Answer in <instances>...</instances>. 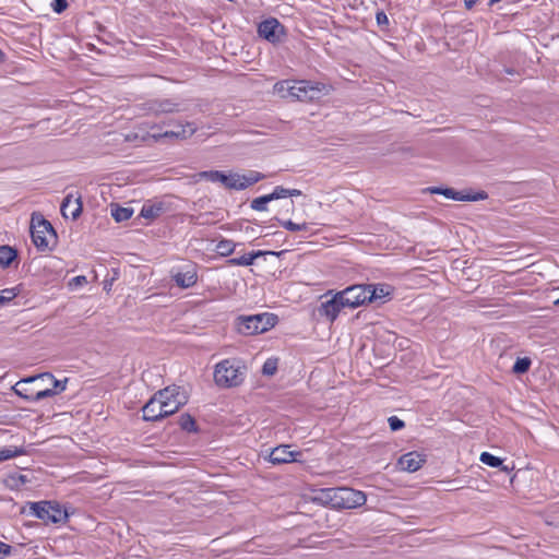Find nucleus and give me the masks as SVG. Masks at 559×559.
<instances>
[{"label":"nucleus","instance_id":"f257e3e1","mask_svg":"<svg viewBox=\"0 0 559 559\" xmlns=\"http://www.w3.org/2000/svg\"><path fill=\"white\" fill-rule=\"evenodd\" d=\"M68 379L58 380L49 372L28 377L17 381L12 391L27 401H40L56 396L67 389Z\"/></svg>","mask_w":559,"mask_h":559},{"label":"nucleus","instance_id":"f03ea898","mask_svg":"<svg viewBox=\"0 0 559 559\" xmlns=\"http://www.w3.org/2000/svg\"><path fill=\"white\" fill-rule=\"evenodd\" d=\"M367 294L368 287H366V284L352 285L336 293L328 290L322 298L329 296L331 298L321 302L318 312L319 314H338L345 309H356L368 302Z\"/></svg>","mask_w":559,"mask_h":559},{"label":"nucleus","instance_id":"7ed1b4c3","mask_svg":"<svg viewBox=\"0 0 559 559\" xmlns=\"http://www.w3.org/2000/svg\"><path fill=\"white\" fill-rule=\"evenodd\" d=\"M187 403L186 393L177 386L158 391L143 407L145 420H158L176 413Z\"/></svg>","mask_w":559,"mask_h":559},{"label":"nucleus","instance_id":"20e7f679","mask_svg":"<svg viewBox=\"0 0 559 559\" xmlns=\"http://www.w3.org/2000/svg\"><path fill=\"white\" fill-rule=\"evenodd\" d=\"M247 376V365L239 358H226L214 366L213 380L221 389L240 386Z\"/></svg>","mask_w":559,"mask_h":559},{"label":"nucleus","instance_id":"39448f33","mask_svg":"<svg viewBox=\"0 0 559 559\" xmlns=\"http://www.w3.org/2000/svg\"><path fill=\"white\" fill-rule=\"evenodd\" d=\"M200 178L211 182H219L227 189L245 190L248 187L262 180L264 176L254 170H250L246 175L225 174L219 170H205L200 173Z\"/></svg>","mask_w":559,"mask_h":559},{"label":"nucleus","instance_id":"423d86ee","mask_svg":"<svg viewBox=\"0 0 559 559\" xmlns=\"http://www.w3.org/2000/svg\"><path fill=\"white\" fill-rule=\"evenodd\" d=\"M29 512L45 523H64L69 513L59 503L51 501L29 502Z\"/></svg>","mask_w":559,"mask_h":559},{"label":"nucleus","instance_id":"0eeeda50","mask_svg":"<svg viewBox=\"0 0 559 559\" xmlns=\"http://www.w3.org/2000/svg\"><path fill=\"white\" fill-rule=\"evenodd\" d=\"M276 317H236L234 325L243 335L265 333L276 325Z\"/></svg>","mask_w":559,"mask_h":559},{"label":"nucleus","instance_id":"6e6552de","mask_svg":"<svg viewBox=\"0 0 559 559\" xmlns=\"http://www.w3.org/2000/svg\"><path fill=\"white\" fill-rule=\"evenodd\" d=\"M31 236L34 246L39 251L49 249L50 242L56 238L52 225L41 216H32Z\"/></svg>","mask_w":559,"mask_h":559},{"label":"nucleus","instance_id":"1a4fd4ad","mask_svg":"<svg viewBox=\"0 0 559 559\" xmlns=\"http://www.w3.org/2000/svg\"><path fill=\"white\" fill-rule=\"evenodd\" d=\"M329 86L320 82L308 80L293 81L289 97L307 102L320 98L322 95L328 94Z\"/></svg>","mask_w":559,"mask_h":559},{"label":"nucleus","instance_id":"9d476101","mask_svg":"<svg viewBox=\"0 0 559 559\" xmlns=\"http://www.w3.org/2000/svg\"><path fill=\"white\" fill-rule=\"evenodd\" d=\"M262 457L272 465H282L299 462L301 452L292 450L288 444H281L270 451L263 452Z\"/></svg>","mask_w":559,"mask_h":559},{"label":"nucleus","instance_id":"9b49d317","mask_svg":"<svg viewBox=\"0 0 559 559\" xmlns=\"http://www.w3.org/2000/svg\"><path fill=\"white\" fill-rule=\"evenodd\" d=\"M335 509H355L366 503L367 497L360 490L337 488Z\"/></svg>","mask_w":559,"mask_h":559},{"label":"nucleus","instance_id":"f8f14e48","mask_svg":"<svg viewBox=\"0 0 559 559\" xmlns=\"http://www.w3.org/2000/svg\"><path fill=\"white\" fill-rule=\"evenodd\" d=\"M258 34L271 44H278L285 36V28L275 17H269L258 25Z\"/></svg>","mask_w":559,"mask_h":559},{"label":"nucleus","instance_id":"ddd939ff","mask_svg":"<svg viewBox=\"0 0 559 559\" xmlns=\"http://www.w3.org/2000/svg\"><path fill=\"white\" fill-rule=\"evenodd\" d=\"M197 131V128L191 122H186L185 124L178 123L171 130H166L164 132H152L148 135L155 141L158 142L162 139H187L191 136Z\"/></svg>","mask_w":559,"mask_h":559},{"label":"nucleus","instance_id":"4468645a","mask_svg":"<svg viewBox=\"0 0 559 559\" xmlns=\"http://www.w3.org/2000/svg\"><path fill=\"white\" fill-rule=\"evenodd\" d=\"M366 287H368L367 299L370 304L382 305L392 299L394 288L389 284H366Z\"/></svg>","mask_w":559,"mask_h":559},{"label":"nucleus","instance_id":"2eb2a0df","mask_svg":"<svg viewBox=\"0 0 559 559\" xmlns=\"http://www.w3.org/2000/svg\"><path fill=\"white\" fill-rule=\"evenodd\" d=\"M431 193L442 194L447 199L455 200V201H480L487 198V193L484 191H479L476 193L456 191L451 188H431Z\"/></svg>","mask_w":559,"mask_h":559},{"label":"nucleus","instance_id":"dca6fc26","mask_svg":"<svg viewBox=\"0 0 559 559\" xmlns=\"http://www.w3.org/2000/svg\"><path fill=\"white\" fill-rule=\"evenodd\" d=\"M426 463V455L416 451L403 454L397 461V468L406 473H415Z\"/></svg>","mask_w":559,"mask_h":559},{"label":"nucleus","instance_id":"f3484780","mask_svg":"<svg viewBox=\"0 0 559 559\" xmlns=\"http://www.w3.org/2000/svg\"><path fill=\"white\" fill-rule=\"evenodd\" d=\"M174 282L181 288L192 287L198 280L197 271L193 265H186L173 275Z\"/></svg>","mask_w":559,"mask_h":559},{"label":"nucleus","instance_id":"a211bd4d","mask_svg":"<svg viewBox=\"0 0 559 559\" xmlns=\"http://www.w3.org/2000/svg\"><path fill=\"white\" fill-rule=\"evenodd\" d=\"M148 114L159 116L180 111V104L171 99H155L147 103Z\"/></svg>","mask_w":559,"mask_h":559},{"label":"nucleus","instance_id":"6ab92c4d","mask_svg":"<svg viewBox=\"0 0 559 559\" xmlns=\"http://www.w3.org/2000/svg\"><path fill=\"white\" fill-rule=\"evenodd\" d=\"M337 488H316L311 490L314 502L335 508Z\"/></svg>","mask_w":559,"mask_h":559},{"label":"nucleus","instance_id":"aec40b11","mask_svg":"<svg viewBox=\"0 0 559 559\" xmlns=\"http://www.w3.org/2000/svg\"><path fill=\"white\" fill-rule=\"evenodd\" d=\"M61 213L68 218L76 219L82 212V203L80 198L73 199L72 195H67L61 203Z\"/></svg>","mask_w":559,"mask_h":559},{"label":"nucleus","instance_id":"412c9836","mask_svg":"<svg viewBox=\"0 0 559 559\" xmlns=\"http://www.w3.org/2000/svg\"><path fill=\"white\" fill-rule=\"evenodd\" d=\"M263 254H265V252L260 250L248 252L240 257L230 258L229 260H227V264L231 266H249L253 264L257 258Z\"/></svg>","mask_w":559,"mask_h":559},{"label":"nucleus","instance_id":"4be33fe9","mask_svg":"<svg viewBox=\"0 0 559 559\" xmlns=\"http://www.w3.org/2000/svg\"><path fill=\"white\" fill-rule=\"evenodd\" d=\"M280 364H281L280 357H277V356L267 357L261 367L262 376H264L266 378L274 377L278 371Z\"/></svg>","mask_w":559,"mask_h":559},{"label":"nucleus","instance_id":"5701e85b","mask_svg":"<svg viewBox=\"0 0 559 559\" xmlns=\"http://www.w3.org/2000/svg\"><path fill=\"white\" fill-rule=\"evenodd\" d=\"M164 211V205L160 202L145 203L142 206L140 215L146 219H154L158 217Z\"/></svg>","mask_w":559,"mask_h":559},{"label":"nucleus","instance_id":"b1692460","mask_svg":"<svg viewBox=\"0 0 559 559\" xmlns=\"http://www.w3.org/2000/svg\"><path fill=\"white\" fill-rule=\"evenodd\" d=\"M17 258V251L11 246H0V266L9 267L11 263Z\"/></svg>","mask_w":559,"mask_h":559},{"label":"nucleus","instance_id":"393cba45","mask_svg":"<svg viewBox=\"0 0 559 559\" xmlns=\"http://www.w3.org/2000/svg\"><path fill=\"white\" fill-rule=\"evenodd\" d=\"M133 215V209L115 205L111 207V216L116 222H124L131 218Z\"/></svg>","mask_w":559,"mask_h":559},{"label":"nucleus","instance_id":"a878e982","mask_svg":"<svg viewBox=\"0 0 559 559\" xmlns=\"http://www.w3.org/2000/svg\"><path fill=\"white\" fill-rule=\"evenodd\" d=\"M25 452L23 449L14 445L0 448V462L11 460L13 457L23 455Z\"/></svg>","mask_w":559,"mask_h":559},{"label":"nucleus","instance_id":"bb28decb","mask_svg":"<svg viewBox=\"0 0 559 559\" xmlns=\"http://www.w3.org/2000/svg\"><path fill=\"white\" fill-rule=\"evenodd\" d=\"M531 366H532L531 358L519 357L512 367V372L515 374H523L530 370Z\"/></svg>","mask_w":559,"mask_h":559},{"label":"nucleus","instance_id":"cd10ccee","mask_svg":"<svg viewBox=\"0 0 559 559\" xmlns=\"http://www.w3.org/2000/svg\"><path fill=\"white\" fill-rule=\"evenodd\" d=\"M479 461L487 466L496 468H499L503 463V459L496 456L489 452H481L479 455Z\"/></svg>","mask_w":559,"mask_h":559},{"label":"nucleus","instance_id":"c85d7f7f","mask_svg":"<svg viewBox=\"0 0 559 559\" xmlns=\"http://www.w3.org/2000/svg\"><path fill=\"white\" fill-rule=\"evenodd\" d=\"M236 248V243L228 239H223L216 245V250L222 257L230 255Z\"/></svg>","mask_w":559,"mask_h":559},{"label":"nucleus","instance_id":"c756f323","mask_svg":"<svg viewBox=\"0 0 559 559\" xmlns=\"http://www.w3.org/2000/svg\"><path fill=\"white\" fill-rule=\"evenodd\" d=\"M270 202H272V199H270L269 194L261 195L251 201L250 207L258 212H265Z\"/></svg>","mask_w":559,"mask_h":559},{"label":"nucleus","instance_id":"7c9ffc66","mask_svg":"<svg viewBox=\"0 0 559 559\" xmlns=\"http://www.w3.org/2000/svg\"><path fill=\"white\" fill-rule=\"evenodd\" d=\"M277 221L285 229H287L289 231H304V230L309 229L308 223L297 224L290 219H286V221L277 219Z\"/></svg>","mask_w":559,"mask_h":559},{"label":"nucleus","instance_id":"2f4dec72","mask_svg":"<svg viewBox=\"0 0 559 559\" xmlns=\"http://www.w3.org/2000/svg\"><path fill=\"white\" fill-rule=\"evenodd\" d=\"M21 289L19 286L11 287V288H4L0 292V298L5 304L10 302L12 299H14L19 294Z\"/></svg>","mask_w":559,"mask_h":559},{"label":"nucleus","instance_id":"473e14b6","mask_svg":"<svg viewBox=\"0 0 559 559\" xmlns=\"http://www.w3.org/2000/svg\"><path fill=\"white\" fill-rule=\"evenodd\" d=\"M179 424L183 430L189 432L195 431L197 429L195 421L190 415H182Z\"/></svg>","mask_w":559,"mask_h":559},{"label":"nucleus","instance_id":"72a5a7b5","mask_svg":"<svg viewBox=\"0 0 559 559\" xmlns=\"http://www.w3.org/2000/svg\"><path fill=\"white\" fill-rule=\"evenodd\" d=\"M293 81H282L274 85V91L282 94L284 97L290 95V87Z\"/></svg>","mask_w":559,"mask_h":559},{"label":"nucleus","instance_id":"f704fd0d","mask_svg":"<svg viewBox=\"0 0 559 559\" xmlns=\"http://www.w3.org/2000/svg\"><path fill=\"white\" fill-rule=\"evenodd\" d=\"M87 284V278L86 276L84 275H78V276H74L72 277L69 282H68V287L71 289V290H75L84 285Z\"/></svg>","mask_w":559,"mask_h":559},{"label":"nucleus","instance_id":"c9c22d12","mask_svg":"<svg viewBox=\"0 0 559 559\" xmlns=\"http://www.w3.org/2000/svg\"><path fill=\"white\" fill-rule=\"evenodd\" d=\"M287 190L288 188H284L282 186H276L271 193H269L270 199L272 201L278 200V199H285L287 198Z\"/></svg>","mask_w":559,"mask_h":559},{"label":"nucleus","instance_id":"e433bc0d","mask_svg":"<svg viewBox=\"0 0 559 559\" xmlns=\"http://www.w3.org/2000/svg\"><path fill=\"white\" fill-rule=\"evenodd\" d=\"M68 7L67 0H53L51 3V8L53 12L60 14L62 13Z\"/></svg>","mask_w":559,"mask_h":559},{"label":"nucleus","instance_id":"4c0bfd02","mask_svg":"<svg viewBox=\"0 0 559 559\" xmlns=\"http://www.w3.org/2000/svg\"><path fill=\"white\" fill-rule=\"evenodd\" d=\"M389 425H390V428L394 431L404 427V423L401 419H399L397 417H390Z\"/></svg>","mask_w":559,"mask_h":559},{"label":"nucleus","instance_id":"58836bf2","mask_svg":"<svg viewBox=\"0 0 559 559\" xmlns=\"http://www.w3.org/2000/svg\"><path fill=\"white\" fill-rule=\"evenodd\" d=\"M12 552L11 546L0 540V559L9 557Z\"/></svg>","mask_w":559,"mask_h":559},{"label":"nucleus","instance_id":"ea45409f","mask_svg":"<svg viewBox=\"0 0 559 559\" xmlns=\"http://www.w3.org/2000/svg\"><path fill=\"white\" fill-rule=\"evenodd\" d=\"M376 20L379 25L389 23L388 16L383 11H380L376 14Z\"/></svg>","mask_w":559,"mask_h":559},{"label":"nucleus","instance_id":"a19ab883","mask_svg":"<svg viewBox=\"0 0 559 559\" xmlns=\"http://www.w3.org/2000/svg\"><path fill=\"white\" fill-rule=\"evenodd\" d=\"M299 195H301V191L298 189H288L287 190V198L299 197Z\"/></svg>","mask_w":559,"mask_h":559},{"label":"nucleus","instance_id":"79ce46f5","mask_svg":"<svg viewBox=\"0 0 559 559\" xmlns=\"http://www.w3.org/2000/svg\"><path fill=\"white\" fill-rule=\"evenodd\" d=\"M477 1L478 0H464L465 8L471 10L477 3Z\"/></svg>","mask_w":559,"mask_h":559},{"label":"nucleus","instance_id":"37998d69","mask_svg":"<svg viewBox=\"0 0 559 559\" xmlns=\"http://www.w3.org/2000/svg\"><path fill=\"white\" fill-rule=\"evenodd\" d=\"M499 468H500L502 472H506V473H509V472L511 471V468H510L509 466L503 465V464H502Z\"/></svg>","mask_w":559,"mask_h":559},{"label":"nucleus","instance_id":"c03bdc74","mask_svg":"<svg viewBox=\"0 0 559 559\" xmlns=\"http://www.w3.org/2000/svg\"><path fill=\"white\" fill-rule=\"evenodd\" d=\"M552 304H554L555 306H559V297H558V298H555V299L552 300Z\"/></svg>","mask_w":559,"mask_h":559},{"label":"nucleus","instance_id":"a18cd8bd","mask_svg":"<svg viewBox=\"0 0 559 559\" xmlns=\"http://www.w3.org/2000/svg\"><path fill=\"white\" fill-rule=\"evenodd\" d=\"M483 314L488 316V314H492V312H484Z\"/></svg>","mask_w":559,"mask_h":559},{"label":"nucleus","instance_id":"49530a36","mask_svg":"<svg viewBox=\"0 0 559 559\" xmlns=\"http://www.w3.org/2000/svg\"><path fill=\"white\" fill-rule=\"evenodd\" d=\"M3 305H4V302H3V301H2V299L0 298V306H3Z\"/></svg>","mask_w":559,"mask_h":559}]
</instances>
